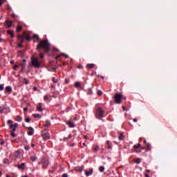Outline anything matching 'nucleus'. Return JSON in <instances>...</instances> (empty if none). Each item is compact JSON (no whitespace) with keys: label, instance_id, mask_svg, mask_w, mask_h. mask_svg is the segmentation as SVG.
I'll return each mask as SVG.
<instances>
[{"label":"nucleus","instance_id":"1","mask_svg":"<svg viewBox=\"0 0 177 177\" xmlns=\"http://www.w3.org/2000/svg\"><path fill=\"white\" fill-rule=\"evenodd\" d=\"M37 49L39 52H42L43 50L44 53L48 54L50 52V43L46 39L40 40L37 44Z\"/></svg>","mask_w":177,"mask_h":177},{"label":"nucleus","instance_id":"2","mask_svg":"<svg viewBox=\"0 0 177 177\" xmlns=\"http://www.w3.org/2000/svg\"><path fill=\"white\" fill-rule=\"evenodd\" d=\"M122 93H116L114 96V103L116 104H121L122 103Z\"/></svg>","mask_w":177,"mask_h":177},{"label":"nucleus","instance_id":"3","mask_svg":"<svg viewBox=\"0 0 177 177\" xmlns=\"http://www.w3.org/2000/svg\"><path fill=\"white\" fill-rule=\"evenodd\" d=\"M18 125L19 124L17 123L12 124L10 125V132L12 138H16V134H15V132L16 131V129L17 128Z\"/></svg>","mask_w":177,"mask_h":177},{"label":"nucleus","instance_id":"4","mask_svg":"<svg viewBox=\"0 0 177 177\" xmlns=\"http://www.w3.org/2000/svg\"><path fill=\"white\" fill-rule=\"evenodd\" d=\"M95 117L96 118H103L104 117V111L102 109V107H98L96 109Z\"/></svg>","mask_w":177,"mask_h":177},{"label":"nucleus","instance_id":"5","mask_svg":"<svg viewBox=\"0 0 177 177\" xmlns=\"http://www.w3.org/2000/svg\"><path fill=\"white\" fill-rule=\"evenodd\" d=\"M29 66H32L33 67L38 68H39V66H41V64L39 63V61H38V59L35 57L32 59L31 64H30Z\"/></svg>","mask_w":177,"mask_h":177},{"label":"nucleus","instance_id":"6","mask_svg":"<svg viewBox=\"0 0 177 177\" xmlns=\"http://www.w3.org/2000/svg\"><path fill=\"white\" fill-rule=\"evenodd\" d=\"M28 135L29 136H32V135H34V129L30 127L28 128Z\"/></svg>","mask_w":177,"mask_h":177},{"label":"nucleus","instance_id":"7","mask_svg":"<svg viewBox=\"0 0 177 177\" xmlns=\"http://www.w3.org/2000/svg\"><path fill=\"white\" fill-rule=\"evenodd\" d=\"M42 136L44 140H48V139H50V135L48 132L44 133Z\"/></svg>","mask_w":177,"mask_h":177},{"label":"nucleus","instance_id":"8","mask_svg":"<svg viewBox=\"0 0 177 177\" xmlns=\"http://www.w3.org/2000/svg\"><path fill=\"white\" fill-rule=\"evenodd\" d=\"M93 174V169H90L89 171H85L86 176H91Z\"/></svg>","mask_w":177,"mask_h":177},{"label":"nucleus","instance_id":"9","mask_svg":"<svg viewBox=\"0 0 177 177\" xmlns=\"http://www.w3.org/2000/svg\"><path fill=\"white\" fill-rule=\"evenodd\" d=\"M12 23H13V21H10V20H6V27H8V28H10V27H12Z\"/></svg>","mask_w":177,"mask_h":177},{"label":"nucleus","instance_id":"10","mask_svg":"<svg viewBox=\"0 0 177 177\" xmlns=\"http://www.w3.org/2000/svg\"><path fill=\"white\" fill-rule=\"evenodd\" d=\"M6 110H8V108L6 107V105H1V106H0V113H1V114H3V111H6Z\"/></svg>","mask_w":177,"mask_h":177},{"label":"nucleus","instance_id":"11","mask_svg":"<svg viewBox=\"0 0 177 177\" xmlns=\"http://www.w3.org/2000/svg\"><path fill=\"white\" fill-rule=\"evenodd\" d=\"M17 168H19V169H21L22 171H24L25 169V167H26V163H21V165H18Z\"/></svg>","mask_w":177,"mask_h":177},{"label":"nucleus","instance_id":"12","mask_svg":"<svg viewBox=\"0 0 177 177\" xmlns=\"http://www.w3.org/2000/svg\"><path fill=\"white\" fill-rule=\"evenodd\" d=\"M24 38L25 39H27V41H31V37L30 36V35H26V33H24Z\"/></svg>","mask_w":177,"mask_h":177},{"label":"nucleus","instance_id":"13","mask_svg":"<svg viewBox=\"0 0 177 177\" xmlns=\"http://www.w3.org/2000/svg\"><path fill=\"white\" fill-rule=\"evenodd\" d=\"M36 109L39 111H44V109H42V104L41 103H39V105H38V106H37Z\"/></svg>","mask_w":177,"mask_h":177},{"label":"nucleus","instance_id":"14","mask_svg":"<svg viewBox=\"0 0 177 177\" xmlns=\"http://www.w3.org/2000/svg\"><path fill=\"white\" fill-rule=\"evenodd\" d=\"M124 133H120L118 137L119 140H124Z\"/></svg>","mask_w":177,"mask_h":177},{"label":"nucleus","instance_id":"15","mask_svg":"<svg viewBox=\"0 0 177 177\" xmlns=\"http://www.w3.org/2000/svg\"><path fill=\"white\" fill-rule=\"evenodd\" d=\"M7 34H8V35H10L11 38L15 37V35L13 34V30H8Z\"/></svg>","mask_w":177,"mask_h":177},{"label":"nucleus","instance_id":"16","mask_svg":"<svg viewBox=\"0 0 177 177\" xmlns=\"http://www.w3.org/2000/svg\"><path fill=\"white\" fill-rule=\"evenodd\" d=\"M84 165H82V167H79L78 169H75V171H76L77 172H82V171L84 170Z\"/></svg>","mask_w":177,"mask_h":177},{"label":"nucleus","instance_id":"17","mask_svg":"<svg viewBox=\"0 0 177 177\" xmlns=\"http://www.w3.org/2000/svg\"><path fill=\"white\" fill-rule=\"evenodd\" d=\"M6 91L8 92V93H12V87L9 86L6 87Z\"/></svg>","mask_w":177,"mask_h":177},{"label":"nucleus","instance_id":"18","mask_svg":"<svg viewBox=\"0 0 177 177\" xmlns=\"http://www.w3.org/2000/svg\"><path fill=\"white\" fill-rule=\"evenodd\" d=\"M141 161H142V159H140L139 158L134 159V162H136V164H140Z\"/></svg>","mask_w":177,"mask_h":177},{"label":"nucleus","instance_id":"19","mask_svg":"<svg viewBox=\"0 0 177 177\" xmlns=\"http://www.w3.org/2000/svg\"><path fill=\"white\" fill-rule=\"evenodd\" d=\"M66 124H67V125H68V127L70 128H74V127H75L74 124L71 122H67Z\"/></svg>","mask_w":177,"mask_h":177},{"label":"nucleus","instance_id":"20","mask_svg":"<svg viewBox=\"0 0 177 177\" xmlns=\"http://www.w3.org/2000/svg\"><path fill=\"white\" fill-rule=\"evenodd\" d=\"M87 68H93L95 67V64H88L86 65Z\"/></svg>","mask_w":177,"mask_h":177},{"label":"nucleus","instance_id":"21","mask_svg":"<svg viewBox=\"0 0 177 177\" xmlns=\"http://www.w3.org/2000/svg\"><path fill=\"white\" fill-rule=\"evenodd\" d=\"M32 117H34L35 118H41V116L38 113H33Z\"/></svg>","mask_w":177,"mask_h":177},{"label":"nucleus","instance_id":"22","mask_svg":"<svg viewBox=\"0 0 177 177\" xmlns=\"http://www.w3.org/2000/svg\"><path fill=\"white\" fill-rule=\"evenodd\" d=\"M93 151H97L99 150V145H95L93 147Z\"/></svg>","mask_w":177,"mask_h":177},{"label":"nucleus","instance_id":"23","mask_svg":"<svg viewBox=\"0 0 177 177\" xmlns=\"http://www.w3.org/2000/svg\"><path fill=\"white\" fill-rule=\"evenodd\" d=\"M147 148L148 151H150V150H151V145H150V143H147Z\"/></svg>","mask_w":177,"mask_h":177},{"label":"nucleus","instance_id":"24","mask_svg":"<svg viewBox=\"0 0 177 177\" xmlns=\"http://www.w3.org/2000/svg\"><path fill=\"white\" fill-rule=\"evenodd\" d=\"M100 172H104V166H100L99 167Z\"/></svg>","mask_w":177,"mask_h":177},{"label":"nucleus","instance_id":"25","mask_svg":"<svg viewBox=\"0 0 177 177\" xmlns=\"http://www.w3.org/2000/svg\"><path fill=\"white\" fill-rule=\"evenodd\" d=\"M75 88H80V86H81V83H80L79 82H76L75 83Z\"/></svg>","mask_w":177,"mask_h":177},{"label":"nucleus","instance_id":"26","mask_svg":"<svg viewBox=\"0 0 177 177\" xmlns=\"http://www.w3.org/2000/svg\"><path fill=\"white\" fill-rule=\"evenodd\" d=\"M39 57H40V59H44V57H45V55L41 52H39Z\"/></svg>","mask_w":177,"mask_h":177},{"label":"nucleus","instance_id":"27","mask_svg":"<svg viewBox=\"0 0 177 177\" xmlns=\"http://www.w3.org/2000/svg\"><path fill=\"white\" fill-rule=\"evenodd\" d=\"M32 38L37 39V41H39V36L38 35H33Z\"/></svg>","mask_w":177,"mask_h":177},{"label":"nucleus","instance_id":"28","mask_svg":"<svg viewBox=\"0 0 177 177\" xmlns=\"http://www.w3.org/2000/svg\"><path fill=\"white\" fill-rule=\"evenodd\" d=\"M21 30H23V27H21V26L17 27V32H20V31H21Z\"/></svg>","mask_w":177,"mask_h":177},{"label":"nucleus","instance_id":"29","mask_svg":"<svg viewBox=\"0 0 177 177\" xmlns=\"http://www.w3.org/2000/svg\"><path fill=\"white\" fill-rule=\"evenodd\" d=\"M50 125V121L46 120L44 127H49Z\"/></svg>","mask_w":177,"mask_h":177},{"label":"nucleus","instance_id":"30","mask_svg":"<svg viewBox=\"0 0 177 177\" xmlns=\"http://www.w3.org/2000/svg\"><path fill=\"white\" fill-rule=\"evenodd\" d=\"M38 158H37V156H31L30 157V160L31 161H36V160H37Z\"/></svg>","mask_w":177,"mask_h":177},{"label":"nucleus","instance_id":"31","mask_svg":"<svg viewBox=\"0 0 177 177\" xmlns=\"http://www.w3.org/2000/svg\"><path fill=\"white\" fill-rule=\"evenodd\" d=\"M17 55L19 56V57H23V53H21V50L18 51Z\"/></svg>","mask_w":177,"mask_h":177},{"label":"nucleus","instance_id":"32","mask_svg":"<svg viewBox=\"0 0 177 177\" xmlns=\"http://www.w3.org/2000/svg\"><path fill=\"white\" fill-rule=\"evenodd\" d=\"M97 94L98 95V96H102V95H103V92H102V91L98 90L97 91Z\"/></svg>","mask_w":177,"mask_h":177},{"label":"nucleus","instance_id":"33","mask_svg":"<svg viewBox=\"0 0 177 177\" xmlns=\"http://www.w3.org/2000/svg\"><path fill=\"white\" fill-rule=\"evenodd\" d=\"M53 81L55 84H57V82H59V80H57L56 77H53Z\"/></svg>","mask_w":177,"mask_h":177},{"label":"nucleus","instance_id":"34","mask_svg":"<svg viewBox=\"0 0 177 177\" xmlns=\"http://www.w3.org/2000/svg\"><path fill=\"white\" fill-rule=\"evenodd\" d=\"M24 36L23 37V35H18L17 36V38H18L19 39H21L22 38H24Z\"/></svg>","mask_w":177,"mask_h":177},{"label":"nucleus","instance_id":"35","mask_svg":"<svg viewBox=\"0 0 177 177\" xmlns=\"http://www.w3.org/2000/svg\"><path fill=\"white\" fill-rule=\"evenodd\" d=\"M17 121H19V122H20V121H22V120H23V118H21V116H17Z\"/></svg>","mask_w":177,"mask_h":177},{"label":"nucleus","instance_id":"36","mask_svg":"<svg viewBox=\"0 0 177 177\" xmlns=\"http://www.w3.org/2000/svg\"><path fill=\"white\" fill-rule=\"evenodd\" d=\"M24 81L26 85H28V80H27L26 78H24Z\"/></svg>","mask_w":177,"mask_h":177},{"label":"nucleus","instance_id":"37","mask_svg":"<svg viewBox=\"0 0 177 177\" xmlns=\"http://www.w3.org/2000/svg\"><path fill=\"white\" fill-rule=\"evenodd\" d=\"M60 56H64V57H66V59H68V55H66V54H64V53H62V54L60 55Z\"/></svg>","mask_w":177,"mask_h":177},{"label":"nucleus","instance_id":"38","mask_svg":"<svg viewBox=\"0 0 177 177\" xmlns=\"http://www.w3.org/2000/svg\"><path fill=\"white\" fill-rule=\"evenodd\" d=\"M139 147H140V144H138V145H134L133 146L134 149H139Z\"/></svg>","mask_w":177,"mask_h":177},{"label":"nucleus","instance_id":"39","mask_svg":"<svg viewBox=\"0 0 177 177\" xmlns=\"http://www.w3.org/2000/svg\"><path fill=\"white\" fill-rule=\"evenodd\" d=\"M25 121H26V122H30V121H31V119L30 118H26L25 119Z\"/></svg>","mask_w":177,"mask_h":177},{"label":"nucleus","instance_id":"40","mask_svg":"<svg viewBox=\"0 0 177 177\" xmlns=\"http://www.w3.org/2000/svg\"><path fill=\"white\" fill-rule=\"evenodd\" d=\"M92 93H93L92 89L88 88V95H92Z\"/></svg>","mask_w":177,"mask_h":177},{"label":"nucleus","instance_id":"41","mask_svg":"<svg viewBox=\"0 0 177 177\" xmlns=\"http://www.w3.org/2000/svg\"><path fill=\"white\" fill-rule=\"evenodd\" d=\"M19 42L20 44H23V42H24V37H22V39H20Z\"/></svg>","mask_w":177,"mask_h":177},{"label":"nucleus","instance_id":"42","mask_svg":"<svg viewBox=\"0 0 177 177\" xmlns=\"http://www.w3.org/2000/svg\"><path fill=\"white\" fill-rule=\"evenodd\" d=\"M4 84H0V91H2L3 89Z\"/></svg>","mask_w":177,"mask_h":177},{"label":"nucleus","instance_id":"43","mask_svg":"<svg viewBox=\"0 0 177 177\" xmlns=\"http://www.w3.org/2000/svg\"><path fill=\"white\" fill-rule=\"evenodd\" d=\"M24 149H25V150L28 151V150H30V146H26V147H24Z\"/></svg>","mask_w":177,"mask_h":177},{"label":"nucleus","instance_id":"44","mask_svg":"<svg viewBox=\"0 0 177 177\" xmlns=\"http://www.w3.org/2000/svg\"><path fill=\"white\" fill-rule=\"evenodd\" d=\"M49 71H56V68H51Z\"/></svg>","mask_w":177,"mask_h":177},{"label":"nucleus","instance_id":"45","mask_svg":"<svg viewBox=\"0 0 177 177\" xmlns=\"http://www.w3.org/2000/svg\"><path fill=\"white\" fill-rule=\"evenodd\" d=\"M62 177H68V174L64 173V174H62Z\"/></svg>","mask_w":177,"mask_h":177},{"label":"nucleus","instance_id":"46","mask_svg":"<svg viewBox=\"0 0 177 177\" xmlns=\"http://www.w3.org/2000/svg\"><path fill=\"white\" fill-rule=\"evenodd\" d=\"M19 48H23V43H19L18 44Z\"/></svg>","mask_w":177,"mask_h":177},{"label":"nucleus","instance_id":"47","mask_svg":"<svg viewBox=\"0 0 177 177\" xmlns=\"http://www.w3.org/2000/svg\"><path fill=\"white\" fill-rule=\"evenodd\" d=\"M9 162V160L5 159L4 160V164H8Z\"/></svg>","mask_w":177,"mask_h":177},{"label":"nucleus","instance_id":"48","mask_svg":"<svg viewBox=\"0 0 177 177\" xmlns=\"http://www.w3.org/2000/svg\"><path fill=\"white\" fill-rule=\"evenodd\" d=\"M17 68H19V65H15L14 70H17Z\"/></svg>","mask_w":177,"mask_h":177},{"label":"nucleus","instance_id":"49","mask_svg":"<svg viewBox=\"0 0 177 177\" xmlns=\"http://www.w3.org/2000/svg\"><path fill=\"white\" fill-rule=\"evenodd\" d=\"M70 82V80L68 79H65V83L68 84Z\"/></svg>","mask_w":177,"mask_h":177},{"label":"nucleus","instance_id":"50","mask_svg":"<svg viewBox=\"0 0 177 177\" xmlns=\"http://www.w3.org/2000/svg\"><path fill=\"white\" fill-rule=\"evenodd\" d=\"M12 122H13V121L9 120H8L7 124H12Z\"/></svg>","mask_w":177,"mask_h":177},{"label":"nucleus","instance_id":"51","mask_svg":"<svg viewBox=\"0 0 177 177\" xmlns=\"http://www.w3.org/2000/svg\"><path fill=\"white\" fill-rule=\"evenodd\" d=\"M108 149L109 150H111V149H113V147H111L110 145H108Z\"/></svg>","mask_w":177,"mask_h":177},{"label":"nucleus","instance_id":"52","mask_svg":"<svg viewBox=\"0 0 177 177\" xmlns=\"http://www.w3.org/2000/svg\"><path fill=\"white\" fill-rule=\"evenodd\" d=\"M69 146H70L71 147H73V146H75V144H74V143L70 144Z\"/></svg>","mask_w":177,"mask_h":177},{"label":"nucleus","instance_id":"53","mask_svg":"<svg viewBox=\"0 0 177 177\" xmlns=\"http://www.w3.org/2000/svg\"><path fill=\"white\" fill-rule=\"evenodd\" d=\"M48 95H45L44 96V100H48Z\"/></svg>","mask_w":177,"mask_h":177},{"label":"nucleus","instance_id":"54","mask_svg":"<svg viewBox=\"0 0 177 177\" xmlns=\"http://www.w3.org/2000/svg\"><path fill=\"white\" fill-rule=\"evenodd\" d=\"M64 142H66V140H68V138H64Z\"/></svg>","mask_w":177,"mask_h":177},{"label":"nucleus","instance_id":"55","mask_svg":"<svg viewBox=\"0 0 177 177\" xmlns=\"http://www.w3.org/2000/svg\"><path fill=\"white\" fill-rule=\"evenodd\" d=\"M73 138V135L69 134V135H68V139H70V138Z\"/></svg>","mask_w":177,"mask_h":177},{"label":"nucleus","instance_id":"56","mask_svg":"<svg viewBox=\"0 0 177 177\" xmlns=\"http://www.w3.org/2000/svg\"><path fill=\"white\" fill-rule=\"evenodd\" d=\"M133 122H138V119L134 118V119H133Z\"/></svg>","mask_w":177,"mask_h":177},{"label":"nucleus","instance_id":"57","mask_svg":"<svg viewBox=\"0 0 177 177\" xmlns=\"http://www.w3.org/2000/svg\"><path fill=\"white\" fill-rule=\"evenodd\" d=\"M21 67H26V64L25 63L21 64Z\"/></svg>","mask_w":177,"mask_h":177},{"label":"nucleus","instance_id":"58","mask_svg":"<svg viewBox=\"0 0 177 177\" xmlns=\"http://www.w3.org/2000/svg\"><path fill=\"white\" fill-rule=\"evenodd\" d=\"M44 162H45L41 161V162H39L38 164H39V165H41V164H44Z\"/></svg>","mask_w":177,"mask_h":177},{"label":"nucleus","instance_id":"59","mask_svg":"<svg viewBox=\"0 0 177 177\" xmlns=\"http://www.w3.org/2000/svg\"><path fill=\"white\" fill-rule=\"evenodd\" d=\"M27 110H28V109L27 107H25V108L24 109V111H27Z\"/></svg>","mask_w":177,"mask_h":177},{"label":"nucleus","instance_id":"60","mask_svg":"<svg viewBox=\"0 0 177 177\" xmlns=\"http://www.w3.org/2000/svg\"><path fill=\"white\" fill-rule=\"evenodd\" d=\"M145 177H150V175H149L148 174H145Z\"/></svg>","mask_w":177,"mask_h":177},{"label":"nucleus","instance_id":"61","mask_svg":"<svg viewBox=\"0 0 177 177\" xmlns=\"http://www.w3.org/2000/svg\"><path fill=\"white\" fill-rule=\"evenodd\" d=\"M0 144H1V145H4V144H5V142H4V141H1V142H0Z\"/></svg>","mask_w":177,"mask_h":177},{"label":"nucleus","instance_id":"62","mask_svg":"<svg viewBox=\"0 0 177 177\" xmlns=\"http://www.w3.org/2000/svg\"><path fill=\"white\" fill-rule=\"evenodd\" d=\"M78 68H82V65L78 66Z\"/></svg>","mask_w":177,"mask_h":177},{"label":"nucleus","instance_id":"63","mask_svg":"<svg viewBox=\"0 0 177 177\" xmlns=\"http://www.w3.org/2000/svg\"><path fill=\"white\" fill-rule=\"evenodd\" d=\"M51 88H56V86L53 84H51Z\"/></svg>","mask_w":177,"mask_h":177},{"label":"nucleus","instance_id":"64","mask_svg":"<svg viewBox=\"0 0 177 177\" xmlns=\"http://www.w3.org/2000/svg\"><path fill=\"white\" fill-rule=\"evenodd\" d=\"M146 172L147 173L150 172V169H146Z\"/></svg>","mask_w":177,"mask_h":177}]
</instances>
